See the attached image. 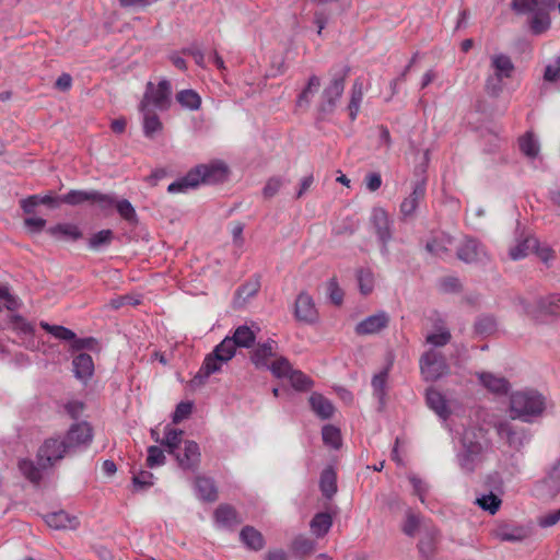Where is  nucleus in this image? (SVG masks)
I'll return each instance as SVG.
<instances>
[{
  "label": "nucleus",
  "instance_id": "obj_40",
  "mask_svg": "<svg viewBox=\"0 0 560 560\" xmlns=\"http://www.w3.org/2000/svg\"><path fill=\"white\" fill-rule=\"evenodd\" d=\"M232 342H235L236 348H250L256 339L255 332L246 325L238 326L232 337Z\"/></svg>",
  "mask_w": 560,
  "mask_h": 560
},
{
  "label": "nucleus",
  "instance_id": "obj_17",
  "mask_svg": "<svg viewBox=\"0 0 560 560\" xmlns=\"http://www.w3.org/2000/svg\"><path fill=\"white\" fill-rule=\"evenodd\" d=\"M370 223L380 242L386 247L392 237L387 212L382 208H374L371 213Z\"/></svg>",
  "mask_w": 560,
  "mask_h": 560
},
{
  "label": "nucleus",
  "instance_id": "obj_20",
  "mask_svg": "<svg viewBox=\"0 0 560 560\" xmlns=\"http://www.w3.org/2000/svg\"><path fill=\"white\" fill-rule=\"evenodd\" d=\"M277 341L268 339L266 342L257 343L252 352L250 360L256 368H268L269 360L276 355Z\"/></svg>",
  "mask_w": 560,
  "mask_h": 560
},
{
  "label": "nucleus",
  "instance_id": "obj_18",
  "mask_svg": "<svg viewBox=\"0 0 560 560\" xmlns=\"http://www.w3.org/2000/svg\"><path fill=\"white\" fill-rule=\"evenodd\" d=\"M92 438L93 433L91 425L88 422H79L71 425L63 442H66V445L70 451L72 447L89 444L92 441Z\"/></svg>",
  "mask_w": 560,
  "mask_h": 560
},
{
  "label": "nucleus",
  "instance_id": "obj_55",
  "mask_svg": "<svg viewBox=\"0 0 560 560\" xmlns=\"http://www.w3.org/2000/svg\"><path fill=\"white\" fill-rule=\"evenodd\" d=\"M119 213V215L128 221L129 223H135L137 221V213L133 206L127 200L122 199L119 201L114 200V205Z\"/></svg>",
  "mask_w": 560,
  "mask_h": 560
},
{
  "label": "nucleus",
  "instance_id": "obj_30",
  "mask_svg": "<svg viewBox=\"0 0 560 560\" xmlns=\"http://www.w3.org/2000/svg\"><path fill=\"white\" fill-rule=\"evenodd\" d=\"M242 542L249 549L259 551L265 546L262 534L253 526H245L240 533Z\"/></svg>",
  "mask_w": 560,
  "mask_h": 560
},
{
  "label": "nucleus",
  "instance_id": "obj_63",
  "mask_svg": "<svg viewBox=\"0 0 560 560\" xmlns=\"http://www.w3.org/2000/svg\"><path fill=\"white\" fill-rule=\"evenodd\" d=\"M24 226L31 234L42 232L46 226V220L43 218H26L24 219Z\"/></svg>",
  "mask_w": 560,
  "mask_h": 560
},
{
  "label": "nucleus",
  "instance_id": "obj_3",
  "mask_svg": "<svg viewBox=\"0 0 560 560\" xmlns=\"http://www.w3.org/2000/svg\"><path fill=\"white\" fill-rule=\"evenodd\" d=\"M513 9L517 13H532V31L535 34L545 32L550 25V12L558 9L560 13L559 0H513Z\"/></svg>",
  "mask_w": 560,
  "mask_h": 560
},
{
  "label": "nucleus",
  "instance_id": "obj_51",
  "mask_svg": "<svg viewBox=\"0 0 560 560\" xmlns=\"http://www.w3.org/2000/svg\"><path fill=\"white\" fill-rule=\"evenodd\" d=\"M323 441L325 444L338 450L341 445L340 430L331 424H327L322 431Z\"/></svg>",
  "mask_w": 560,
  "mask_h": 560
},
{
  "label": "nucleus",
  "instance_id": "obj_27",
  "mask_svg": "<svg viewBox=\"0 0 560 560\" xmlns=\"http://www.w3.org/2000/svg\"><path fill=\"white\" fill-rule=\"evenodd\" d=\"M156 110L158 109L147 107L142 108L139 106V112L141 113L143 119V132L148 138H153L156 132H160L163 129V124L156 114Z\"/></svg>",
  "mask_w": 560,
  "mask_h": 560
},
{
  "label": "nucleus",
  "instance_id": "obj_61",
  "mask_svg": "<svg viewBox=\"0 0 560 560\" xmlns=\"http://www.w3.org/2000/svg\"><path fill=\"white\" fill-rule=\"evenodd\" d=\"M450 340L451 332L447 329H441L438 332L429 334L427 336V342L435 347H443L447 345Z\"/></svg>",
  "mask_w": 560,
  "mask_h": 560
},
{
  "label": "nucleus",
  "instance_id": "obj_47",
  "mask_svg": "<svg viewBox=\"0 0 560 560\" xmlns=\"http://www.w3.org/2000/svg\"><path fill=\"white\" fill-rule=\"evenodd\" d=\"M501 503V499L492 492L476 499V504L491 515H494L499 511Z\"/></svg>",
  "mask_w": 560,
  "mask_h": 560
},
{
  "label": "nucleus",
  "instance_id": "obj_56",
  "mask_svg": "<svg viewBox=\"0 0 560 560\" xmlns=\"http://www.w3.org/2000/svg\"><path fill=\"white\" fill-rule=\"evenodd\" d=\"M320 85L319 78L312 75L308 79L306 88L299 95L298 104L301 106L303 103L308 104L311 96L314 95Z\"/></svg>",
  "mask_w": 560,
  "mask_h": 560
},
{
  "label": "nucleus",
  "instance_id": "obj_12",
  "mask_svg": "<svg viewBox=\"0 0 560 560\" xmlns=\"http://www.w3.org/2000/svg\"><path fill=\"white\" fill-rule=\"evenodd\" d=\"M439 539L440 532L435 526H423V532L421 533V538L418 542V551L421 560H432L434 558L438 550Z\"/></svg>",
  "mask_w": 560,
  "mask_h": 560
},
{
  "label": "nucleus",
  "instance_id": "obj_9",
  "mask_svg": "<svg viewBox=\"0 0 560 560\" xmlns=\"http://www.w3.org/2000/svg\"><path fill=\"white\" fill-rule=\"evenodd\" d=\"M69 452L66 442L60 439H47L38 450V463L43 468L52 466L57 460L63 458Z\"/></svg>",
  "mask_w": 560,
  "mask_h": 560
},
{
  "label": "nucleus",
  "instance_id": "obj_14",
  "mask_svg": "<svg viewBox=\"0 0 560 560\" xmlns=\"http://www.w3.org/2000/svg\"><path fill=\"white\" fill-rule=\"evenodd\" d=\"M457 257L465 262H483L489 259L485 246L477 240H466L457 250Z\"/></svg>",
  "mask_w": 560,
  "mask_h": 560
},
{
  "label": "nucleus",
  "instance_id": "obj_64",
  "mask_svg": "<svg viewBox=\"0 0 560 560\" xmlns=\"http://www.w3.org/2000/svg\"><path fill=\"white\" fill-rule=\"evenodd\" d=\"M560 521V509L545 515H541L537 518V524L542 527H551L556 525Z\"/></svg>",
  "mask_w": 560,
  "mask_h": 560
},
{
  "label": "nucleus",
  "instance_id": "obj_32",
  "mask_svg": "<svg viewBox=\"0 0 560 560\" xmlns=\"http://www.w3.org/2000/svg\"><path fill=\"white\" fill-rule=\"evenodd\" d=\"M176 102L185 109L198 110L201 107V97L192 89H184L176 93Z\"/></svg>",
  "mask_w": 560,
  "mask_h": 560
},
{
  "label": "nucleus",
  "instance_id": "obj_36",
  "mask_svg": "<svg viewBox=\"0 0 560 560\" xmlns=\"http://www.w3.org/2000/svg\"><path fill=\"white\" fill-rule=\"evenodd\" d=\"M479 380L492 393L505 394L510 387L509 382L504 377H499L491 373H480Z\"/></svg>",
  "mask_w": 560,
  "mask_h": 560
},
{
  "label": "nucleus",
  "instance_id": "obj_10",
  "mask_svg": "<svg viewBox=\"0 0 560 560\" xmlns=\"http://www.w3.org/2000/svg\"><path fill=\"white\" fill-rule=\"evenodd\" d=\"M347 74L348 69H345L343 72L339 77H335L330 84L324 90L319 105V110L323 114H330L335 109L338 100L343 93Z\"/></svg>",
  "mask_w": 560,
  "mask_h": 560
},
{
  "label": "nucleus",
  "instance_id": "obj_50",
  "mask_svg": "<svg viewBox=\"0 0 560 560\" xmlns=\"http://www.w3.org/2000/svg\"><path fill=\"white\" fill-rule=\"evenodd\" d=\"M520 149L528 158H536L539 152V145L532 132L525 133L520 138Z\"/></svg>",
  "mask_w": 560,
  "mask_h": 560
},
{
  "label": "nucleus",
  "instance_id": "obj_45",
  "mask_svg": "<svg viewBox=\"0 0 560 560\" xmlns=\"http://www.w3.org/2000/svg\"><path fill=\"white\" fill-rule=\"evenodd\" d=\"M212 352L220 357L221 361L228 363L235 355V342H232V339H230V337L228 336L219 345L214 347Z\"/></svg>",
  "mask_w": 560,
  "mask_h": 560
},
{
  "label": "nucleus",
  "instance_id": "obj_26",
  "mask_svg": "<svg viewBox=\"0 0 560 560\" xmlns=\"http://www.w3.org/2000/svg\"><path fill=\"white\" fill-rule=\"evenodd\" d=\"M425 196V183L424 182H418L412 192L406 197L401 205H400V211L405 217L412 215L415 211L417 210L419 203L424 199Z\"/></svg>",
  "mask_w": 560,
  "mask_h": 560
},
{
  "label": "nucleus",
  "instance_id": "obj_62",
  "mask_svg": "<svg viewBox=\"0 0 560 560\" xmlns=\"http://www.w3.org/2000/svg\"><path fill=\"white\" fill-rule=\"evenodd\" d=\"M260 288L257 279L249 280L237 289V295L244 300L254 296Z\"/></svg>",
  "mask_w": 560,
  "mask_h": 560
},
{
  "label": "nucleus",
  "instance_id": "obj_38",
  "mask_svg": "<svg viewBox=\"0 0 560 560\" xmlns=\"http://www.w3.org/2000/svg\"><path fill=\"white\" fill-rule=\"evenodd\" d=\"M537 311L539 314L559 316L560 315V294H549L537 301Z\"/></svg>",
  "mask_w": 560,
  "mask_h": 560
},
{
  "label": "nucleus",
  "instance_id": "obj_58",
  "mask_svg": "<svg viewBox=\"0 0 560 560\" xmlns=\"http://www.w3.org/2000/svg\"><path fill=\"white\" fill-rule=\"evenodd\" d=\"M165 462V455L162 448L159 446H150L148 448L147 465L150 468L163 465Z\"/></svg>",
  "mask_w": 560,
  "mask_h": 560
},
{
  "label": "nucleus",
  "instance_id": "obj_44",
  "mask_svg": "<svg viewBox=\"0 0 560 560\" xmlns=\"http://www.w3.org/2000/svg\"><path fill=\"white\" fill-rule=\"evenodd\" d=\"M423 526L430 525L422 523L420 515L409 510L406 513V520L401 529L407 536L413 537L418 529H421V533L423 532Z\"/></svg>",
  "mask_w": 560,
  "mask_h": 560
},
{
  "label": "nucleus",
  "instance_id": "obj_8",
  "mask_svg": "<svg viewBox=\"0 0 560 560\" xmlns=\"http://www.w3.org/2000/svg\"><path fill=\"white\" fill-rule=\"evenodd\" d=\"M60 202L77 206L83 202L96 203L101 209H109L114 205V198L109 195L96 190H77L72 189L60 197Z\"/></svg>",
  "mask_w": 560,
  "mask_h": 560
},
{
  "label": "nucleus",
  "instance_id": "obj_2",
  "mask_svg": "<svg viewBox=\"0 0 560 560\" xmlns=\"http://www.w3.org/2000/svg\"><path fill=\"white\" fill-rule=\"evenodd\" d=\"M490 441L482 429H466L462 436V451L457 455L462 469L471 472L490 448Z\"/></svg>",
  "mask_w": 560,
  "mask_h": 560
},
{
  "label": "nucleus",
  "instance_id": "obj_39",
  "mask_svg": "<svg viewBox=\"0 0 560 560\" xmlns=\"http://www.w3.org/2000/svg\"><path fill=\"white\" fill-rule=\"evenodd\" d=\"M363 100V84L361 81L355 80L351 88V97L348 105L349 117L351 121L357 119L360 112V105Z\"/></svg>",
  "mask_w": 560,
  "mask_h": 560
},
{
  "label": "nucleus",
  "instance_id": "obj_60",
  "mask_svg": "<svg viewBox=\"0 0 560 560\" xmlns=\"http://www.w3.org/2000/svg\"><path fill=\"white\" fill-rule=\"evenodd\" d=\"M132 482L138 489H147L153 485V474L147 470H140L133 475Z\"/></svg>",
  "mask_w": 560,
  "mask_h": 560
},
{
  "label": "nucleus",
  "instance_id": "obj_42",
  "mask_svg": "<svg viewBox=\"0 0 560 560\" xmlns=\"http://www.w3.org/2000/svg\"><path fill=\"white\" fill-rule=\"evenodd\" d=\"M290 549L296 556H307L315 550V541L306 536L300 535L292 540Z\"/></svg>",
  "mask_w": 560,
  "mask_h": 560
},
{
  "label": "nucleus",
  "instance_id": "obj_34",
  "mask_svg": "<svg viewBox=\"0 0 560 560\" xmlns=\"http://www.w3.org/2000/svg\"><path fill=\"white\" fill-rule=\"evenodd\" d=\"M215 522L229 527L241 523L236 510L230 504H220L214 511Z\"/></svg>",
  "mask_w": 560,
  "mask_h": 560
},
{
  "label": "nucleus",
  "instance_id": "obj_11",
  "mask_svg": "<svg viewBox=\"0 0 560 560\" xmlns=\"http://www.w3.org/2000/svg\"><path fill=\"white\" fill-rule=\"evenodd\" d=\"M294 317L305 324H314L318 319V311L313 298L305 291L299 293L294 303Z\"/></svg>",
  "mask_w": 560,
  "mask_h": 560
},
{
  "label": "nucleus",
  "instance_id": "obj_22",
  "mask_svg": "<svg viewBox=\"0 0 560 560\" xmlns=\"http://www.w3.org/2000/svg\"><path fill=\"white\" fill-rule=\"evenodd\" d=\"M45 522L54 529H77L80 525L77 516L70 515L62 510L45 515Z\"/></svg>",
  "mask_w": 560,
  "mask_h": 560
},
{
  "label": "nucleus",
  "instance_id": "obj_59",
  "mask_svg": "<svg viewBox=\"0 0 560 560\" xmlns=\"http://www.w3.org/2000/svg\"><path fill=\"white\" fill-rule=\"evenodd\" d=\"M495 320L491 316L480 317L475 324L476 331L481 335L492 334L495 330Z\"/></svg>",
  "mask_w": 560,
  "mask_h": 560
},
{
  "label": "nucleus",
  "instance_id": "obj_13",
  "mask_svg": "<svg viewBox=\"0 0 560 560\" xmlns=\"http://www.w3.org/2000/svg\"><path fill=\"white\" fill-rule=\"evenodd\" d=\"M39 325L45 331L51 334L55 338H57L59 340H65V341L73 340L72 347L75 350H81V349L88 348L94 341L93 338L77 339L75 334L71 329H69L65 326L50 325L46 322H40Z\"/></svg>",
  "mask_w": 560,
  "mask_h": 560
},
{
  "label": "nucleus",
  "instance_id": "obj_16",
  "mask_svg": "<svg viewBox=\"0 0 560 560\" xmlns=\"http://www.w3.org/2000/svg\"><path fill=\"white\" fill-rule=\"evenodd\" d=\"M9 324L14 332L24 338L23 343L27 349L34 350L36 348L34 340L35 326L33 323L21 315L12 314L9 317Z\"/></svg>",
  "mask_w": 560,
  "mask_h": 560
},
{
  "label": "nucleus",
  "instance_id": "obj_7",
  "mask_svg": "<svg viewBox=\"0 0 560 560\" xmlns=\"http://www.w3.org/2000/svg\"><path fill=\"white\" fill-rule=\"evenodd\" d=\"M491 67L493 74L488 78L486 89L489 93L497 95L502 90L503 79L511 78L514 66L509 56L500 54L492 56Z\"/></svg>",
  "mask_w": 560,
  "mask_h": 560
},
{
  "label": "nucleus",
  "instance_id": "obj_1",
  "mask_svg": "<svg viewBox=\"0 0 560 560\" xmlns=\"http://www.w3.org/2000/svg\"><path fill=\"white\" fill-rule=\"evenodd\" d=\"M228 168L223 163L213 162L201 164L190 170L184 177L171 183L167 187L170 194H182L196 188L200 184H213L223 180Z\"/></svg>",
  "mask_w": 560,
  "mask_h": 560
},
{
  "label": "nucleus",
  "instance_id": "obj_29",
  "mask_svg": "<svg viewBox=\"0 0 560 560\" xmlns=\"http://www.w3.org/2000/svg\"><path fill=\"white\" fill-rule=\"evenodd\" d=\"M195 485L198 495L203 501L213 502L218 499V489L212 478L198 476L196 477Z\"/></svg>",
  "mask_w": 560,
  "mask_h": 560
},
{
  "label": "nucleus",
  "instance_id": "obj_54",
  "mask_svg": "<svg viewBox=\"0 0 560 560\" xmlns=\"http://www.w3.org/2000/svg\"><path fill=\"white\" fill-rule=\"evenodd\" d=\"M358 282L362 294L368 295L374 289V276L370 269H360L358 271Z\"/></svg>",
  "mask_w": 560,
  "mask_h": 560
},
{
  "label": "nucleus",
  "instance_id": "obj_33",
  "mask_svg": "<svg viewBox=\"0 0 560 560\" xmlns=\"http://www.w3.org/2000/svg\"><path fill=\"white\" fill-rule=\"evenodd\" d=\"M312 410L322 419H329L334 413L332 404L323 395L313 393L310 397Z\"/></svg>",
  "mask_w": 560,
  "mask_h": 560
},
{
  "label": "nucleus",
  "instance_id": "obj_37",
  "mask_svg": "<svg viewBox=\"0 0 560 560\" xmlns=\"http://www.w3.org/2000/svg\"><path fill=\"white\" fill-rule=\"evenodd\" d=\"M331 526L332 517L329 513L325 512L315 514L310 523L312 533L318 538L324 537L329 532Z\"/></svg>",
  "mask_w": 560,
  "mask_h": 560
},
{
  "label": "nucleus",
  "instance_id": "obj_41",
  "mask_svg": "<svg viewBox=\"0 0 560 560\" xmlns=\"http://www.w3.org/2000/svg\"><path fill=\"white\" fill-rule=\"evenodd\" d=\"M184 432L178 429L171 428L167 425L165 428V435L161 440V445L167 448V452L172 455L176 454V450L182 443Z\"/></svg>",
  "mask_w": 560,
  "mask_h": 560
},
{
  "label": "nucleus",
  "instance_id": "obj_15",
  "mask_svg": "<svg viewBox=\"0 0 560 560\" xmlns=\"http://www.w3.org/2000/svg\"><path fill=\"white\" fill-rule=\"evenodd\" d=\"M389 324V315L384 312H377L368 316L355 326V332L360 336L375 335L385 329Z\"/></svg>",
  "mask_w": 560,
  "mask_h": 560
},
{
  "label": "nucleus",
  "instance_id": "obj_43",
  "mask_svg": "<svg viewBox=\"0 0 560 560\" xmlns=\"http://www.w3.org/2000/svg\"><path fill=\"white\" fill-rule=\"evenodd\" d=\"M538 241L535 237H527L518 243L510 250V256L513 260L525 258L529 253L537 248Z\"/></svg>",
  "mask_w": 560,
  "mask_h": 560
},
{
  "label": "nucleus",
  "instance_id": "obj_25",
  "mask_svg": "<svg viewBox=\"0 0 560 560\" xmlns=\"http://www.w3.org/2000/svg\"><path fill=\"white\" fill-rule=\"evenodd\" d=\"M74 375L78 380L86 383L94 373V362L90 354L80 353L72 360Z\"/></svg>",
  "mask_w": 560,
  "mask_h": 560
},
{
  "label": "nucleus",
  "instance_id": "obj_28",
  "mask_svg": "<svg viewBox=\"0 0 560 560\" xmlns=\"http://www.w3.org/2000/svg\"><path fill=\"white\" fill-rule=\"evenodd\" d=\"M528 536V530L521 526L502 524L495 529V537L501 541H521Z\"/></svg>",
  "mask_w": 560,
  "mask_h": 560
},
{
  "label": "nucleus",
  "instance_id": "obj_48",
  "mask_svg": "<svg viewBox=\"0 0 560 560\" xmlns=\"http://www.w3.org/2000/svg\"><path fill=\"white\" fill-rule=\"evenodd\" d=\"M114 238L112 230H102L93 234L89 240V247L92 250H100L103 247L108 246Z\"/></svg>",
  "mask_w": 560,
  "mask_h": 560
},
{
  "label": "nucleus",
  "instance_id": "obj_6",
  "mask_svg": "<svg viewBox=\"0 0 560 560\" xmlns=\"http://www.w3.org/2000/svg\"><path fill=\"white\" fill-rule=\"evenodd\" d=\"M419 364L421 374L425 381H436L450 372L445 357L433 349L428 350L421 355Z\"/></svg>",
  "mask_w": 560,
  "mask_h": 560
},
{
  "label": "nucleus",
  "instance_id": "obj_19",
  "mask_svg": "<svg viewBox=\"0 0 560 560\" xmlns=\"http://www.w3.org/2000/svg\"><path fill=\"white\" fill-rule=\"evenodd\" d=\"M175 456L178 465L189 470H196L201 459L199 445L195 441H185L183 453H176Z\"/></svg>",
  "mask_w": 560,
  "mask_h": 560
},
{
  "label": "nucleus",
  "instance_id": "obj_31",
  "mask_svg": "<svg viewBox=\"0 0 560 560\" xmlns=\"http://www.w3.org/2000/svg\"><path fill=\"white\" fill-rule=\"evenodd\" d=\"M427 404L442 419H446L450 416L446 400L439 390L434 388L427 390Z\"/></svg>",
  "mask_w": 560,
  "mask_h": 560
},
{
  "label": "nucleus",
  "instance_id": "obj_46",
  "mask_svg": "<svg viewBox=\"0 0 560 560\" xmlns=\"http://www.w3.org/2000/svg\"><path fill=\"white\" fill-rule=\"evenodd\" d=\"M267 369L270 370L273 376L277 378H288L293 370L290 361L284 357L276 358Z\"/></svg>",
  "mask_w": 560,
  "mask_h": 560
},
{
  "label": "nucleus",
  "instance_id": "obj_23",
  "mask_svg": "<svg viewBox=\"0 0 560 560\" xmlns=\"http://www.w3.org/2000/svg\"><path fill=\"white\" fill-rule=\"evenodd\" d=\"M223 364L225 362L221 361L220 357L213 352L207 354L192 382L197 385L203 384L210 375L220 372Z\"/></svg>",
  "mask_w": 560,
  "mask_h": 560
},
{
  "label": "nucleus",
  "instance_id": "obj_49",
  "mask_svg": "<svg viewBox=\"0 0 560 560\" xmlns=\"http://www.w3.org/2000/svg\"><path fill=\"white\" fill-rule=\"evenodd\" d=\"M388 377V371L383 370L378 374H375L372 378L373 393L377 397L381 404H383L386 396V383Z\"/></svg>",
  "mask_w": 560,
  "mask_h": 560
},
{
  "label": "nucleus",
  "instance_id": "obj_24",
  "mask_svg": "<svg viewBox=\"0 0 560 560\" xmlns=\"http://www.w3.org/2000/svg\"><path fill=\"white\" fill-rule=\"evenodd\" d=\"M497 431L500 438L506 440L510 446L514 448H520L527 440V435L524 430H515L508 421L499 423Z\"/></svg>",
  "mask_w": 560,
  "mask_h": 560
},
{
  "label": "nucleus",
  "instance_id": "obj_4",
  "mask_svg": "<svg viewBox=\"0 0 560 560\" xmlns=\"http://www.w3.org/2000/svg\"><path fill=\"white\" fill-rule=\"evenodd\" d=\"M546 408L545 397L534 389L518 390L510 397L512 418L529 421L533 417L540 416Z\"/></svg>",
  "mask_w": 560,
  "mask_h": 560
},
{
  "label": "nucleus",
  "instance_id": "obj_52",
  "mask_svg": "<svg viewBox=\"0 0 560 560\" xmlns=\"http://www.w3.org/2000/svg\"><path fill=\"white\" fill-rule=\"evenodd\" d=\"M288 380L296 390H307L313 385L312 380L300 370L293 369Z\"/></svg>",
  "mask_w": 560,
  "mask_h": 560
},
{
  "label": "nucleus",
  "instance_id": "obj_57",
  "mask_svg": "<svg viewBox=\"0 0 560 560\" xmlns=\"http://www.w3.org/2000/svg\"><path fill=\"white\" fill-rule=\"evenodd\" d=\"M192 412V402L190 401H182L176 406V409L173 413L172 420L173 423L178 424L186 418L190 416Z\"/></svg>",
  "mask_w": 560,
  "mask_h": 560
},
{
  "label": "nucleus",
  "instance_id": "obj_35",
  "mask_svg": "<svg viewBox=\"0 0 560 560\" xmlns=\"http://www.w3.org/2000/svg\"><path fill=\"white\" fill-rule=\"evenodd\" d=\"M319 488L323 495L331 499L337 492V475L331 467L325 468L320 474Z\"/></svg>",
  "mask_w": 560,
  "mask_h": 560
},
{
  "label": "nucleus",
  "instance_id": "obj_21",
  "mask_svg": "<svg viewBox=\"0 0 560 560\" xmlns=\"http://www.w3.org/2000/svg\"><path fill=\"white\" fill-rule=\"evenodd\" d=\"M46 232L58 241L67 242H77L83 236L80 228L73 223H58L48 228Z\"/></svg>",
  "mask_w": 560,
  "mask_h": 560
},
{
  "label": "nucleus",
  "instance_id": "obj_53",
  "mask_svg": "<svg viewBox=\"0 0 560 560\" xmlns=\"http://www.w3.org/2000/svg\"><path fill=\"white\" fill-rule=\"evenodd\" d=\"M19 468L22 474L32 482L38 483L42 479L39 468L30 459H22L19 462Z\"/></svg>",
  "mask_w": 560,
  "mask_h": 560
},
{
  "label": "nucleus",
  "instance_id": "obj_5",
  "mask_svg": "<svg viewBox=\"0 0 560 560\" xmlns=\"http://www.w3.org/2000/svg\"><path fill=\"white\" fill-rule=\"evenodd\" d=\"M172 94L173 88L170 80L162 79L158 84L148 82L139 106L166 112L172 106Z\"/></svg>",
  "mask_w": 560,
  "mask_h": 560
}]
</instances>
